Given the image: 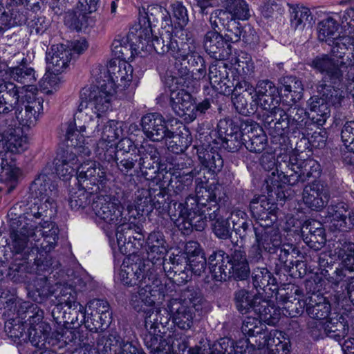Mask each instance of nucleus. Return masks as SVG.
<instances>
[{
	"label": "nucleus",
	"instance_id": "f257e3e1",
	"mask_svg": "<svg viewBox=\"0 0 354 354\" xmlns=\"http://www.w3.org/2000/svg\"><path fill=\"white\" fill-rule=\"evenodd\" d=\"M42 212L32 211L12 218L10 225L8 246L15 254H21L26 262L32 242L45 252L55 248L58 239V227L53 222L43 221Z\"/></svg>",
	"mask_w": 354,
	"mask_h": 354
},
{
	"label": "nucleus",
	"instance_id": "f03ea898",
	"mask_svg": "<svg viewBox=\"0 0 354 354\" xmlns=\"http://www.w3.org/2000/svg\"><path fill=\"white\" fill-rule=\"evenodd\" d=\"M218 192L215 186H198L194 196H189L185 203H175L173 207H169L168 214L171 220L184 234L193 229L202 231L207 221H213L220 216Z\"/></svg>",
	"mask_w": 354,
	"mask_h": 354
},
{
	"label": "nucleus",
	"instance_id": "7ed1b4c3",
	"mask_svg": "<svg viewBox=\"0 0 354 354\" xmlns=\"http://www.w3.org/2000/svg\"><path fill=\"white\" fill-rule=\"evenodd\" d=\"M113 84L106 83L102 80V76L96 84L82 88L80 92L81 102L78 106L80 112L84 111L88 115L89 111L93 113L89 120L81 127L82 131L88 129V136H97L100 131V125L104 123V115L111 109L112 99L115 91L113 89Z\"/></svg>",
	"mask_w": 354,
	"mask_h": 354
},
{
	"label": "nucleus",
	"instance_id": "20e7f679",
	"mask_svg": "<svg viewBox=\"0 0 354 354\" xmlns=\"http://www.w3.org/2000/svg\"><path fill=\"white\" fill-rule=\"evenodd\" d=\"M212 277L217 281H227L231 277L237 280L247 279L250 273L246 253L235 249L230 255L222 250H215L208 257Z\"/></svg>",
	"mask_w": 354,
	"mask_h": 354
},
{
	"label": "nucleus",
	"instance_id": "39448f33",
	"mask_svg": "<svg viewBox=\"0 0 354 354\" xmlns=\"http://www.w3.org/2000/svg\"><path fill=\"white\" fill-rule=\"evenodd\" d=\"M277 169V178L283 183L293 186L317 177L319 174L320 165L315 160L304 159L294 152L279 157Z\"/></svg>",
	"mask_w": 354,
	"mask_h": 354
},
{
	"label": "nucleus",
	"instance_id": "423d86ee",
	"mask_svg": "<svg viewBox=\"0 0 354 354\" xmlns=\"http://www.w3.org/2000/svg\"><path fill=\"white\" fill-rule=\"evenodd\" d=\"M203 302V295L198 289H187L181 298L171 299L167 307L173 322L181 330L191 329L196 319V312L201 309Z\"/></svg>",
	"mask_w": 354,
	"mask_h": 354
},
{
	"label": "nucleus",
	"instance_id": "0eeeda50",
	"mask_svg": "<svg viewBox=\"0 0 354 354\" xmlns=\"http://www.w3.org/2000/svg\"><path fill=\"white\" fill-rule=\"evenodd\" d=\"M91 209L96 217L103 222L102 228L106 234L125 221L123 207L115 196L101 194L93 198Z\"/></svg>",
	"mask_w": 354,
	"mask_h": 354
},
{
	"label": "nucleus",
	"instance_id": "6e6552de",
	"mask_svg": "<svg viewBox=\"0 0 354 354\" xmlns=\"http://www.w3.org/2000/svg\"><path fill=\"white\" fill-rule=\"evenodd\" d=\"M30 192L37 201L33 203L28 212H42V217H48L47 212L51 211L57 197V185L46 174H41L32 183Z\"/></svg>",
	"mask_w": 354,
	"mask_h": 354
},
{
	"label": "nucleus",
	"instance_id": "1a4fd4ad",
	"mask_svg": "<svg viewBox=\"0 0 354 354\" xmlns=\"http://www.w3.org/2000/svg\"><path fill=\"white\" fill-rule=\"evenodd\" d=\"M138 286V290L132 293L130 301L136 310H142L143 305L151 306L164 299V286L160 281H153L151 284L146 281L143 285Z\"/></svg>",
	"mask_w": 354,
	"mask_h": 354
},
{
	"label": "nucleus",
	"instance_id": "9d476101",
	"mask_svg": "<svg viewBox=\"0 0 354 354\" xmlns=\"http://www.w3.org/2000/svg\"><path fill=\"white\" fill-rule=\"evenodd\" d=\"M120 250L124 254L135 253L142 248L144 235L139 226L134 223L120 224L115 233Z\"/></svg>",
	"mask_w": 354,
	"mask_h": 354
},
{
	"label": "nucleus",
	"instance_id": "9b49d317",
	"mask_svg": "<svg viewBox=\"0 0 354 354\" xmlns=\"http://www.w3.org/2000/svg\"><path fill=\"white\" fill-rule=\"evenodd\" d=\"M17 121L24 127L35 126L43 111V99L32 93L25 94V99L14 109Z\"/></svg>",
	"mask_w": 354,
	"mask_h": 354
},
{
	"label": "nucleus",
	"instance_id": "f8f14e48",
	"mask_svg": "<svg viewBox=\"0 0 354 354\" xmlns=\"http://www.w3.org/2000/svg\"><path fill=\"white\" fill-rule=\"evenodd\" d=\"M78 183L84 187H91V192H98L100 185L106 181V173L103 167L97 166L95 161L84 162L77 168Z\"/></svg>",
	"mask_w": 354,
	"mask_h": 354
},
{
	"label": "nucleus",
	"instance_id": "ddd939ff",
	"mask_svg": "<svg viewBox=\"0 0 354 354\" xmlns=\"http://www.w3.org/2000/svg\"><path fill=\"white\" fill-rule=\"evenodd\" d=\"M224 9L214 10L209 21L216 24V20L223 22L230 20H246L250 17L248 4L244 0H225Z\"/></svg>",
	"mask_w": 354,
	"mask_h": 354
},
{
	"label": "nucleus",
	"instance_id": "4468645a",
	"mask_svg": "<svg viewBox=\"0 0 354 354\" xmlns=\"http://www.w3.org/2000/svg\"><path fill=\"white\" fill-rule=\"evenodd\" d=\"M253 218L257 221V227H269L277 221V206L266 196L254 198L250 204Z\"/></svg>",
	"mask_w": 354,
	"mask_h": 354
},
{
	"label": "nucleus",
	"instance_id": "2eb2a0df",
	"mask_svg": "<svg viewBox=\"0 0 354 354\" xmlns=\"http://www.w3.org/2000/svg\"><path fill=\"white\" fill-rule=\"evenodd\" d=\"M187 259L185 253L173 254L162 261L167 277L177 285L185 283L189 279L190 273L187 270Z\"/></svg>",
	"mask_w": 354,
	"mask_h": 354
},
{
	"label": "nucleus",
	"instance_id": "dca6fc26",
	"mask_svg": "<svg viewBox=\"0 0 354 354\" xmlns=\"http://www.w3.org/2000/svg\"><path fill=\"white\" fill-rule=\"evenodd\" d=\"M325 218L333 231L348 232L354 227V212L342 203L328 207Z\"/></svg>",
	"mask_w": 354,
	"mask_h": 354
},
{
	"label": "nucleus",
	"instance_id": "f3484780",
	"mask_svg": "<svg viewBox=\"0 0 354 354\" xmlns=\"http://www.w3.org/2000/svg\"><path fill=\"white\" fill-rule=\"evenodd\" d=\"M25 99L23 88L13 82L0 81V115H7L17 107Z\"/></svg>",
	"mask_w": 354,
	"mask_h": 354
},
{
	"label": "nucleus",
	"instance_id": "a211bd4d",
	"mask_svg": "<svg viewBox=\"0 0 354 354\" xmlns=\"http://www.w3.org/2000/svg\"><path fill=\"white\" fill-rule=\"evenodd\" d=\"M331 57H334L335 62L342 68L354 66V39L349 36H343L336 38L330 42Z\"/></svg>",
	"mask_w": 354,
	"mask_h": 354
},
{
	"label": "nucleus",
	"instance_id": "6ab92c4d",
	"mask_svg": "<svg viewBox=\"0 0 354 354\" xmlns=\"http://www.w3.org/2000/svg\"><path fill=\"white\" fill-rule=\"evenodd\" d=\"M194 98L185 89L172 90L170 93V105L176 114L187 122L196 119L194 113Z\"/></svg>",
	"mask_w": 354,
	"mask_h": 354
},
{
	"label": "nucleus",
	"instance_id": "aec40b11",
	"mask_svg": "<svg viewBox=\"0 0 354 354\" xmlns=\"http://www.w3.org/2000/svg\"><path fill=\"white\" fill-rule=\"evenodd\" d=\"M329 199L328 187L319 181H314L304 188L303 201L313 210H322L326 206Z\"/></svg>",
	"mask_w": 354,
	"mask_h": 354
},
{
	"label": "nucleus",
	"instance_id": "412c9836",
	"mask_svg": "<svg viewBox=\"0 0 354 354\" xmlns=\"http://www.w3.org/2000/svg\"><path fill=\"white\" fill-rule=\"evenodd\" d=\"M221 60H217L209 67L208 77L212 86L216 91L229 95L237 92L235 86L228 77V66Z\"/></svg>",
	"mask_w": 354,
	"mask_h": 354
},
{
	"label": "nucleus",
	"instance_id": "4be33fe9",
	"mask_svg": "<svg viewBox=\"0 0 354 354\" xmlns=\"http://www.w3.org/2000/svg\"><path fill=\"white\" fill-rule=\"evenodd\" d=\"M203 45L205 51L216 60L227 59L232 53L230 44H227L223 36L216 29L205 35Z\"/></svg>",
	"mask_w": 354,
	"mask_h": 354
},
{
	"label": "nucleus",
	"instance_id": "5701e85b",
	"mask_svg": "<svg viewBox=\"0 0 354 354\" xmlns=\"http://www.w3.org/2000/svg\"><path fill=\"white\" fill-rule=\"evenodd\" d=\"M242 134H243L244 145L250 151L260 153L267 147V136L258 124L245 122Z\"/></svg>",
	"mask_w": 354,
	"mask_h": 354
},
{
	"label": "nucleus",
	"instance_id": "b1692460",
	"mask_svg": "<svg viewBox=\"0 0 354 354\" xmlns=\"http://www.w3.org/2000/svg\"><path fill=\"white\" fill-rule=\"evenodd\" d=\"M141 124L146 137L153 142L162 140L169 131L164 118L158 113H151L143 116Z\"/></svg>",
	"mask_w": 354,
	"mask_h": 354
},
{
	"label": "nucleus",
	"instance_id": "393cba45",
	"mask_svg": "<svg viewBox=\"0 0 354 354\" xmlns=\"http://www.w3.org/2000/svg\"><path fill=\"white\" fill-rule=\"evenodd\" d=\"M152 36L151 26L145 18L140 19L139 23L133 26L128 33L127 40L136 51L149 50V44Z\"/></svg>",
	"mask_w": 354,
	"mask_h": 354
},
{
	"label": "nucleus",
	"instance_id": "a878e982",
	"mask_svg": "<svg viewBox=\"0 0 354 354\" xmlns=\"http://www.w3.org/2000/svg\"><path fill=\"white\" fill-rule=\"evenodd\" d=\"M108 73L106 83L113 84V89L116 87H125L132 80L133 68L131 64L125 62L111 61L107 66L104 74Z\"/></svg>",
	"mask_w": 354,
	"mask_h": 354
},
{
	"label": "nucleus",
	"instance_id": "bb28decb",
	"mask_svg": "<svg viewBox=\"0 0 354 354\" xmlns=\"http://www.w3.org/2000/svg\"><path fill=\"white\" fill-rule=\"evenodd\" d=\"M265 111L266 113L263 115V122L269 133L274 137L286 134L289 129V122L286 117H283L285 110L277 106Z\"/></svg>",
	"mask_w": 354,
	"mask_h": 354
},
{
	"label": "nucleus",
	"instance_id": "cd10ccee",
	"mask_svg": "<svg viewBox=\"0 0 354 354\" xmlns=\"http://www.w3.org/2000/svg\"><path fill=\"white\" fill-rule=\"evenodd\" d=\"M310 66L324 75V78L329 79L333 84L342 80L343 70L335 62V58L328 54H322L315 57Z\"/></svg>",
	"mask_w": 354,
	"mask_h": 354
},
{
	"label": "nucleus",
	"instance_id": "c85d7f7f",
	"mask_svg": "<svg viewBox=\"0 0 354 354\" xmlns=\"http://www.w3.org/2000/svg\"><path fill=\"white\" fill-rule=\"evenodd\" d=\"M189 39L180 41V47L174 53L172 57L175 59V68L177 71L178 75L184 80V84L187 88L192 86L191 67H189V60L191 53V45Z\"/></svg>",
	"mask_w": 354,
	"mask_h": 354
},
{
	"label": "nucleus",
	"instance_id": "c756f323",
	"mask_svg": "<svg viewBox=\"0 0 354 354\" xmlns=\"http://www.w3.org/2000/svg\"><path fill=\"white\" fill-rule=\"evenodd\" d=\"M145 268V265L141 260L135 263L130 262L129 259L124 261L119 273L120 281L128 286L143 285L146 283Z\"/></svg>",
	"mask_w": 354,
	"mask_h": 354
},
{
	"label": "nucleus",
	"instance_id": "7c9ffc66",
	"mask_svg": "<svg viewBox=\"0 0 354 354\" xmlns=\"http://www.w3.org/2000/svg\"><path fill=\"white\" fill-rule=\"evenodd\" d=\"M79 127V129L77 128L76 124L74 122H70L68 124L67 129L66 131V138L68 142V146L72 147V150L70 151L75 152L81 158L85 156H89L91 155V149L88 146V143H85L84 136L82 134L85 133L86 137H94L95 136H88V129L86 131H82L81 127Z\"/></svg>",
	"mask_w": 354,
	"mask_h": 354
},
{
	"label": "nucleus",
	"instance_id": "2f4dec72",
	"mask_svg": "<svg viewBox=\"0 0 354 354\" xmlns=\"http://www.w3.org/2000/svg\"><path fill=\"white\" fill-rule=\"evenodd\" d=\"M48 68L53 73H59L68 66L71 59V52L66 45H53L47 53L46 57Z\"/></svg>",
	"mask_w": 354,
	"mask_h": 354
},
{
	"label": "nucleus",
	"instance_id": "473e14b6",
	"mask_svg": "<svg viewBox=\"0 0 354 354\" xmlns=\"http://www.w3.org/2000/svg\"><path fill=\"white\" fill-rule=\"evenodd\" d=\"M266 326L262 322V319L254 317L252 316H248L243 320L241 326L242 333L248 337H258L255 339L254 343H251L254 346L258 348H263L264 346H259L260 341L263 342L264 339H268L272 337V334L277 331L272 330L268 334L266 332Z\"/></svg>",
	"mask_w": 354,
	"mask_h": 354
},
{
	"label": "nucleus",
	"instance_id": "72a5a7b5",
	"mask_svg": "<svg viewBox=\"0 0 354 354\" xmlns=\"http://www.w3.org/2000/svg\"><path fill=\"white\" fill-rule=\"evenodd\" d=\"M185 255L187 257V270L196 276L205 272L207 261L203 252L196 241H189L185 245Z\"/></svg>",
	"mask_w": 354,
	"mask_h": 354
},
{
	"label": "nucleus",
	"instance_id": "f704fd0d",
	"mask_svg": "<svg viewBox=\"0 0 354 354\" xmlns=\"http://www.w3.org/2000/svg\"><path fill=\"white\" fill-rule=\"evenodd\" d=\"M257 243L262 245L263 250L275 253L276 248L281 245V236L279 230L269 227H254Z\"/></svg>",
	"mask_w": 354,
	"mask_h": 354
},
{
	"label": "nucleus",
	"instance_id": "c9c22d12",
	"mask_svg": "<svg viewBox=\"0 0 354 354\" xmlns=\"http://www.w3.org/2000/svg\"><path fill=\"white\" fill-rule=\"evenodd\" d=\"M315 324V328H317L319 331L317 334L315 330H312L313 335L316 337L322 335L321 330H323L327 336L339 342L344 338L348 333V326L337 318H330L324 322L319 321Z\"/></svg>",
	"mask_w": 354,
	"mask_h": 354
},
{
	"label": "nucleus",
	"instance_id": "e433bc0d",
	"mask_svg": "<svg viewBox=\"0 0 354 354\" xmlns=\"http://www.w3.org/2000/svg\"><path fill=\"white\" fill-rule=\"evenodd\" d=\"M77 153L73 151H66L55 160V170L59 177L68 179L77 174L78 164L80 160Z\"/></svg>",
	"mask_w": 354,
	"mask_h": 354
},
{
	"label": "nucleus",
	"instance_id": "4c0bfd02",
	"mask_svg": "<svg viewBox=\"0 0 354 354\" xmlns=\"http://www.w3.org/2000/svg\"><path fill=\"white\" fill-rule=\"evenodd\" d=\"M183 38L179 40L176 39L169 30L162 31L160 37L155 36L151 41V45L155 51L160 55H164L169 53L171 56L180 47V41Z\"/></svg>",
	"mask_w": 354,
	"mask_h": 354
},
{
	"label": "nucleus",
	"instance_id": "58836bf2",
	"mask_svg": "<svg viewBox=\"0 0 354 354\" xmlns=\"http://www.w3.org/2000/svg\"><path fill=\"white\" fill-rule=\"evenodd\" d=\"M145 313V326L146 329H154L161 333L160 327L164 328L169 324L171 319L170 313L168 307L166 308H154L150 309H143Z\"/></svg>",
	"mask_w": 354,
	"mask_h": 354
},
{
	"label": "nucleus",
	"instance_id": "ea45409f",
	"mask_svg": "<svg viewBox=\"0 0 354 354\" xmlns=\"http://www.w3.org/2000/svg\"><path fill=\"white\" fill-rule=\"evenodd\" d=\"M308 104L310 109L308 118L317 125H324L330 113V106L324 98L318 95H314L308 100Z\"/></svg>",
	"mask_w": 354,
	"mask_h": 354
},
{
	"label": "nucleus",
	"instance_id": "a19ab883",
	"mask_svg": "<svg viewBox=\"0 0 354 354\" xmlns=\"http://www.w3.org/2000/svg\"><path fill=\"white\" fill-rule=\"evenodd\" d=\"M91 187H84L78 183L70 192L69 205L73 209L80 210L91 206V201L95 198L97 192H91Z\"/></svg>",
	"mask_w": 354,
	"mask_h": 354
},
{
	"label": "nucleus",
	"instance_id": "79ce46f5",
	"mask_svg": "<svg viewBox=\"0 0 354 354\" xmlns=\"http://www.w3.org/2000/svg\"><path fill=\"white\" fill-rule=\"evenodd\" d=\"M306 312L311 318L322 320L328 316L330 305L323 296L313 293L308 297Z\"/></svg>",
	"mask_w": 354,
	"mask_h": 354
},
{
	"label": "nucleus",
	"instance_id": "37998d69",
	"mask_svg": "<svg viewBox=\"0 0 354 354\" xmlns=\"http://www.w3.org/2000/svg\"><path fill=\"white\" fill-rule=\"evenodd\" d=\"M238 89H244V91L247 92L248 95L253 94L251 98L263 97L267 94L277 93V88L274 84L268 80L259 81L255 87L244 80H239L235 84V90L238 91Z\"/></svg>",
	"mask_w": 354,
	"mask_h": 354
},
{
	"label": "nucleus",
	"instance_id": "c03bdc74",
	"mask_svg": "<svg viewBox=\"0 0 354 354\" xmlns=\"http://www.w3.org/2000/svg\"><path fill=\"white\" fill-rule=\"evenodd\" d=\"M167 243L162 232L153 231L151 232L146 240V251L148 258L153 261L156 258L160 259L167 252Z\"/></svg>",
	"mask_w": 354,
	"mask_h": 354
},
{
	"label": "nucleus",
	"instance_id": "a18cd8bd",
	"mask_svg": "<svg viewBox=\"0 0 354 354\" xmlns=\"http://www.w3.org/2000/svg\"><path fill=\"white\" fill-rule=\"evenodd\" d=\"M290 26L295 30L302 31L309 29L314 23L313 17L309 8L306 7H290Z\"/></svg>",
	"mask_w": 354,
	"mask_h": 354
},
{
	"label": "nucleus",
	"instance_id": "49530a36",
	"mask_svg": "<svg viewBox=\"0 0 354 354\" xmlns=\"http://www.w3.org/2000/svg\"><path fill=\"white\" fill-rule=\"evenodd\" d=\"M44 314V311L39 309L37 306L28 301L22 303L18 310V315L21 320L27 317H28L29 323H25L26 326L27 325L29 326L28 328H35L39 326L41 324H48L43 322Z\"/></svg>",
	"mask_w": 354,
	"mask_h": 354
},
{
	"label": "nucleus",
	"instance_id": "de8ad7c7",
	"mask_svg": "<svg viewBox=\"0 0 354 354\" xmlns=\"http://www.w3.org/2000/svg\"><path fill=\"white\" fill-rule=\"evenodd\" d=\"M272 335L263 342L260 341L259 346H266L268 354H290V342L281 339V337H283L282 332L275 331Z\"/></svg>",
	"mask_w": 354,
	"mask_h": 354
},
{
	"label": "nucleus",
	"instance_id": "09e8293b",
	"mask_svg": "<svg viewBox=\"0 0 354 354\" xmlns=\"http://www.w3.org/2000/svg\"><path fill=\"white\" fill-rule=\"evenodd\" d=\"M281 91L291 101L296 102L303 97L304 86L301 81L295 76H287L282 79Z\"/></svg>",
	"mask_w": 354,
	"mask_h": 354
},
{
	"label": "nucleus",
	"instance_id": "8fccbe9b",
	"mask_svg": "<svg viewBox=\"0 0 354 354\" xmlns=\"http://www.w3.org/2000/svg\"><path fill=\"white\" fill-rule=\"evenodd\" d=\"M234 97H233V104L236 111L242 115H249L253 114L257 110V104L254 102V98L248 95L244 89H238L237 92H234Z\"/></svg>",
	"mask_w": 354,
	"mask_h": 354
},
{
	"label": "nucleus",
	"instance_id": "3c124183",
	"mask_svg": "<svg viewBox=\"0 0 354 354\" xmlns=\"http://www.w3.org/2000/svg\"><path fill=\"white\" fill-rule=\"evenodd\" d=\"M164 139L166 140L168 149L176 154L184 152L192 142L187 131L185 133L181 132L180 133L175 134L169 130Z\"/></svg>",
	"mask_w": 354,
	"mask_h": 354
},
{
	"label": "nucleus",
	"instance_id": "603ef678",
	"mask_svg": "<svg viewBox=\"0 0 354 354\" xmlns=\"http://www.w3.org/2000/svg\"><path fill=\"white\" fill-rule=\"evenodd\" d=\"M198 157L201 165L214 173L221 171L223 166L221 156L213 149L198 150Z\"/></svg>",
	"mask_w": 354,
	"mask_h": 354
},
{
	"label": "nucleus",
	"instance_id": "864d4df0",
	"mask_svg": "<svg viewBox=\"0 0 354 354\" xmlns=\"http://www.w3.org/2000/svg\"><path fill=\"white\" fill-rule=\"evenodd\" d=\"M189 60V67H191L192 87H195L198 81L204 78L207 75L205 62L204 58L198 53L194 52L191 49Z\"/></svg>",
	"mask_w": 354,
	"mask_h": 354
},
{
	"label": "nucleus",
	"instance_id": "5fc2aeb1",
	"mask_svg": "<svg viewBox=\"0 0 354 354\" xmlns=\"http://www.w3.org/2000/svg\"><path fill=\"white\" fill-rule=\"evenodd\" d=\"M288 120L289 127L295 126V129H303L306 127L308 118V112L299 106L298 104H293L286 111L285 115Z\"/></svg>",
	"mask_w": 354,
	"mask_h": 354
},
{
	"label": "nucleus",
	"instance_id": "6e6d98bb",
	"mask_svg": "<svg viewBox=\"0 0 354 354\" xmlns=\"http://www.w3.org/2000/svg\"><path fill=\"white\" fill-rule=\"evenodd\" d=\"M212 351H214V354H225L226 352L228 354L232 352L233 354H252L246 342L239 341L234 344L233 342L225 339H223L218 344H215Z\"/></svg>",
	"mask_w": 354,
	"mask_h": 354
},
{
	"label": "nucleus",
	"instance_id": "4d7b16f0",
	"mask_svg": "<svg viewBox=\"0 0 354 354\" xmlns=\"http://www.w3.org/2000/svg\"><path fill=\"white\" fill-rule=\"evenodd\" d=\"M196 173L192 170L188 172L176 171L173 173V178L170 180L171 186L176 194H180L188 190L192 185L193 178Z\"/></svg>",
	"mask_w": 354,
	"mask_h": 354
},
{
	"label": "nucleus",
	"instance_id": "13d9d810",
	"mask_svg": "<svg viewBox=\"0 0 354 354\" xmlns=\"http://www.w3.org/2000/svg\"><path fill=\"white\" fill-rule=\"evenodd\" d=\"M216 25L213 22H210L214 29L221 30V27L225 29V36L223 37L227 44L237 42L240 40L242 30L239 27V24L235 20H230V21H222L216 20Z\"/></svg>",
	"mask_w": 354,
	"mask_h": 354
},
{
	"label": "nucleus",
	"instance_id": "bf43d9fd",
	"mask_svg": "<svg viewBox=\"0 0 354 354\" xmlns=\"http://www.w3.org/2000/svg\"><path fill=\"white\" fill-rule=\"evenodd\" d=\"M338 30V24L331 17L321 21L318 24V39L330 45L337 37L335 35Z\"/></svg>",
	"mask_w": 354,
	"mask_h": 354
},
{
	"label": "nucleus",
	"instance_id": "052dcab7",
	"mask_svg": "<svg viewBox=\"0 0 354 354\" xmlns=\"http://www.w3.org/2000/svg\"><path fill=\"white\" fill-rule=\"evenodd\" d=\"M335 253L341 259L344 267L351 271H354V243L352 242H339L335 248Z\"/></svg>",
	"mask_w": 354,
	"mask_h": 354
},
{
	"label": "nucleus",
	"instance_id": "680f3d73",
	"mask_svg": "<svg viewBox=\"0 0 354 354\" xmlns=\"http://www.w3.org/2000/svg\"><path fill=\"white\" fill-rule=\"evenodd\" d=\"M318 95L324 98L328 106H339L344 98L343 91L330 84H320L317 86Z\"/></svg>",
	"mask_w": 354,
	"mask_h": 354
},
{
	"label": "nucleus",
	"instance_id": "e2e57ef3",
	"mask_svg": "<svg viewBox=\"0 0 354 354\" xmlns=\"http://www.w3.org/2000/svg\"><path fill=\"white\" fill-rule=\"evenodd\" d=\"M253 302L251 312H254V314L258 315V318L264 321L276 318L275 310L268 301L262 299L258 295H255Z\"/></svg>",
	"mask_w": 354,
	"mask_h": 354
},
{
	"label": "nucleus",
	"instance_id": "0e129e2a",
	"mask_svg": "<svg viewBox=\"0 0 354 354\" xmlns=\"http://www.w3.org/2000/svg\"><path fill=\"white\" fill-rule=\"evenodd\" d=\"M88 14L87 12L77 9L74 12L66 15L65 22L71 29L80 31L86 28L92 21Z\"/></svg>",
	"mask_w": 354,
	"mask_h": 354
},
{
	"label": "nucleus",
	"instance_id": "69168bd1",
	"mask_svg": "<svg viewBox=\"0 0 354 354\" xmlns=\"http://www.w3.org/2000/svg\"><path fill=\"white\" fill-rule=\"evenodd\" d=\"M25 323L20 319H9L5 323V331L8 336L13 341L21 340L27 342L28 339V331H25Z\"/></svg>",
	"mask_w": 354,
	"mask_h": 354
},
{
	"label": "nucleus",
	"instance_id": "338daca9",
	"mask_svg": "<svg viewBox=\"0 0 354 354\" xmlns=\"http://www.w3.org/2000/svg\"><path fill=\"white\" fill-rule=\"evenodd\" d=\"M122 122L111 120L103 125L101 139L106 142L115 143V141L123 135L124 129Z\"/></svg>",
	"mask_w": 354,
	"mask_h": 354
},
{
	"label": "nucleus",
	"instance_id": "774afa93",
	"mask_svg": "<svg viewBox=\"0 0 354 354\" xmlns=\"http://www.w3.org/2000/svg\"><path fill=\"white\" fill-rule=\"evenodd\" d=\"M227 218V221H231L234 230L241 238L246 236V231L249 229L251 223L248 220V216L245 212L234 209Z\"/></svg>",
	"mask_w": 354,
	"mask_h": 354
}]
</instances>
